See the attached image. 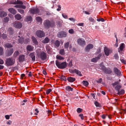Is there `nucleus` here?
<instances>
[{"mask_svg":"<svg viewBox=\"0 0 126 126\" xmlns=\"http://www.w3.org/2000/svg\"><path fill=\"white\" fill-rule=\"evenodd\" d=\"M45 28L48 29L50 27H53L55 25V23L53 21H50L48 20H45L44 23Z\"/></svg>","mask_w":126,"mask_h":126,"instance_id":"1","label":"nucleus"},{"mask_svg":"<svg viewBox=\"0 0 126 126\" xmlns=\"http://www.w3.org/2000/svg\"><path fill=\"white\" fill-rule=\"evenodd\" d=\"M15 62V59L12 57H10L6 59L5 64L7 67L11 66L14 64Z\"/></svg>","mask_w":126,"mask_h":126,"instance_id":"2","label":"nucleus"},{"mask_svg":"<svg viewBox=\"0 0 126 126\" xmlns=\"http://www.w3.org/2000/svg\"><path fill=\"white\" fill-rule=\"evenodd\" d=\"M56 64L57 66L60 69H64L67 66V63L66 62H63L61 63L57 60L56 61Z\"/></svg>","mask_w":126,"mask_h":126,"instance_id":"3","label":"nucleus"},{"mask_svg":"<svg viewBox=\"0 0 126 126\" xmlns=\"http://www.w3.org/2000/svg\"><path fill=\"white\" fill-rule=\"evenodd\" d=\"M112 85L113 87L116 85V86L115 87V89L117 92L119 91V90L121 87V86L119 84V82L118 81H115L114 83H112Z\"/></svg>","mask_w":126,"mask_h":126,"instance_id":"4","label":"nucleus"},{"mask_svg":"<svg viewBox=\"0 0 126 126\" xmlns=\"http://www.w3.org/2000/svg\"><path fill=\"white\" fill-rule=\"evenodd\" d=\"M36 35L38 37L41 38L45 36V33L43 31L40 30H38L36 31L35 32Z\"/></svg>","mask_w":126,"mask_h":126,"instance_id":"5","label":"nucleus"},{"mask_svg":"<svg viewBox=\"0 0 126 126\" xmlns=\"http://www.w3.org/2000/svg\"><path fill=\"white\" fill-rule=\"evenodd\" d=\"M67 35L66 32L64 31L60 32L57 34L58 36L60 38L65 37L67 36Z\"/></svg>","mask_w":126,"mask_h":126,"instance_id":"6","label":"nucleus"},{"mask_svg":"<svg viewBox=\"0 0 126 126\" xmlns=\"http://www.w3.org/2000/svg\"><path fill=\"white\" fill-rule=\"evenodd\" d=\"M78 44L82 46H84L85 45V41L82 38H79L77 40Z\"/></svg>","mask_w":126,"mask_h":126,"instance_id":"7","label":"nucleus"},{"mask_svg":"<svg viewBox=\"0 0 126 126\" xmlns=\"http://www.w3.org/2000/svg\"><path fill=\"white\" fill-rule=\"evenodd\" d=\"M30 12L32 14H38L40 12V10L37 8L35 9H32L30 10Z\"/></svg>","mask_w":126,"mask_h":126,"instance_id":"8","label":"nucleus"},{"mask_svg":"<svg viewBox=\"0 0 126 126\" xmlns=\"http://www.w3.org/2000/svg\"><path fill=\"white\" fill-rule=\"evenodd\" d=\"M13 26L16 28L19 29L22 27V24L21 22L17 21L14 23Z\"/></svg>","mask_w":126,"mask_h":126,"instance_id":"9","label":"nucleus"},{"mask_svg":"<svg viewBox=\"0 0 126 126\" xmlns=\"http://www.w3.org/2000/svg\"><path fill=\"white\" fill-rule=\"evenodd\" d=\"M40 58L42 60H44L46 59L47 55L43 51L39 55Z\"/></svg>","mask_w":126,"mask_h":126,"instance_id":"10","label":"nucleus"},{"mask_svg":"<svg viewBox=\"0 0 126 126\" xmlns=\"http://www.w3.org/2000/svg\"><path fill=\"white\" fill-rule=\"evenodd\" d=\"M94 47L93 45L92 44H89L85 48V51H86L89 52L90 50L92 49Z\"/></svg>","mask_w":126,"mask_h":126,"instance_id":"11","label":"nucleus"},{"mask_svg":"<svg viewBox=\"0 0 126 126\" xmlns=\"http://www.w3.org/2000/svg\"><path fill=\"white\" fill-rule=\"evenodd\" d=\"M113 71L117 75L120 76L121 75V72L117 68L114 67L113 68Z\"/></svg>","mask_w":126,"mask_h":126,"instance_id":"12","label":"nucleus"},{"mask_svg":"<svg viewBox=\"0 0 126 126\" xmlns=\"http://www.w3.org/2000/svg\"><path fill=\"white\" fill-rule=\"evenodd\" d=\"M26 40H27V41H26L25 40L24 41L23 38L21 37L18 39V42L21 44H22L23 43L25 44H27L28 43V41L29 40V39H27Z\"/></svg>","mask_w":126,"mask_h":126,"instance_id":"13","label":"nucleus"},{"mask_svg":"<svg viewBox=\"0 0 126 126\" xmlns=\"http://www.w3.org/2000/svg\"><path fill=\"white\" fill-rule=\"evenodd\" d=\"M30 57L31 58L32 60L34 62L35 60V56L34 52L31 53L29 55Z\"/></svg>","mask_w":126,"mask_h":126,"instance_id":"14","label":"nucleus"},{"mask_svg":"<svg viewBox=\"0 0 126 126\" xmlns=\"http://www.w3.org/2000/svg\"><path fill=\"white\" fill-rule=\"evenodd\" d=\"M25 56L24 55H20L19 57V61L20 63L23 62L25 60Z\"/></svg>","mask_w":126,"mask_h":126,"instance_id":"15","label":"nucleus"},{"mask_svg":"<svg viewBox=\"0 0 126 126\" xmlns=\"http://www.w3.org/2000/svg\"><path fill=\"white\" fill-rule=\"evenodd\" d=\"M72 72L73 73H75L78 75L81 76H82V74H81L80 71L76 69L71 70Z\"/></svg>","mask_w":126,"mask_h":126,"instance_id":"16","label":"nucleus"},{"mask_svg":"<svg viewBox=\"0 0 126 126\" xmlns=\"http://www.w3.org/2000/svg\"><path fill=\"white\" fill-rule=\"evenodd\" d=\"M125 47V45L124 44L122 43L120 45L119 47L118 48V51H123V49Z\"/></svg>","mask_w":126,"mask_h":126,"instance_id":"17","label":"nucleus"},{"mask_svg":"<svg viewBox=\"0 0 126 126\" xmlns=\"http://www.w3.org/2000/svg\"><path fill=\"white\" fill-rule=\"evenodd\" d=\"M34 47L31 45H29L26 47V49L27 51H32Z\"/></svg>","mask_w":126,"mask_h":126,"instance_id":"18","label":"nucleus"},{"mask_svg":"<svg viewBox=\"0 0 126 126\" xmlns=\"http://www.w3.org/2000/svg\"><path fill=\"white\" fill-rule=\"evenodd\" d=\"M14 52L13 49V48H11L8 51L7 53V55L8 56H10Z\"/></svg>","mask_w":126,"mask_h":126,"instance_id":"19","label":"nucleus"},{"mask_svg":"<svg viewBox=\"0 0 126 126\" xmlns=\"http://www.w3.org/2000/svg\"><path fill=\"white\" fill-rule=\"evenodd\" d=\"M32 39L33 43L35 45H37L38 44V42L36 38L34 36H32Z\"/></svg>","mask_w":126,"mask_h":126,"instance_id":"20","label":"nucleus"},{"mask_svg":"<svg viewBox=\"0 0 126 126\" xmlns=\"http://www.w3.org/2000/svg\"><path fill=\"white\" fill-rule=\"evenodd\" d=\"M99 66L100 69L103 71L106 68V67L103 65V63H100L99 64Z\"/></svg>","mask_w":126,"mask_h":126,"instance_id":"21","label":"nucleus"},{"mask_svg":"<svg viewBox=\"0 0 126 126\" xmlns=\"http://www.w3.org/2000/svg\"><path fill=\"white\" fill-rule=\"evenodd\" d=\"M8 10L10 13L14 15L16 14V10L13 8H10Z\"/></svg>","mask_w":126,"mask_h":126,"instance_id":"22","label":"nucleus"},{"mask_svg":"<svg viewBox=\"0 0 126 126\" xmlns=\"http://www.w3.org/2000/svg\"><path fill=\"white\" fill-rule=\"evenodd\" d=\"M104 72L107 74H110L112 72V71L110 68H106Z\"/></svg>","mask_w":126,"mask_h":126,"instance_id":"23","label":"nucleus"},{"mask_svg":"<svg viewBox=\"0 0 126 126\" xmlns=\"http://www.w3.org/2000/svg\"><path fill=\"white\" fill-rule=\"evenodd\" d=\"M67 80L70 82H72L74 81L76 79L75 78L69 77L67 78Z\"/></svg>","mask_w":126,"mask_h":126,"instance_id":"24","label":"nucleus"},{"mask_svg":"<svg viewBox=\"0 0 126 126\" xmlns=\"http://www.w3.org/2000/svg\"><path fill=\"white\" fill-rule=\"evenodd\" d=\"M109 49L107 47H105L104 48V51L105 55L108 56L109 55Z\"/></svg>","mask_w":126,"mask_h":126,"instance_id":"25","label":"nucleus"},{"mask_svg":"<svg viewBox=\"0 0 126 126\" xmlns=\"http://www.w3.org/2000/svg\"><path fill=\"white\" fill-rule=\"evenodd\" d=\"M49 39L47 37H46L44 40H42V42L44 44L48 43L49 41Z\"/></svg>","mask_w":126,"mask_h":126,"instance_id":"26","label":"nucleus"},{"mask_svg":"<svg viewBox=\"0 0 126 126\" xmlns=\"http://www.w3.org/2000/svg\"><path fill=\"white\" fill-rule=\"evenodd\" d=\"M15 17V18L18 20H19L22 18L21 15L19 14H17L16 15Z\"/></svg>","mask_w":126,"mask_h":126,"instance_id":"27","label":"nucleus"},{"mask_svg":"<svg viewBox=\"0 0 126 126\" xmlns=\"http://www.w3.org/2000/svg\"><path fill=\"white\" fill-rule=\"evenodd\" d=\"M7 15V14L4 11L0 12V17H3Z\"/></svg>","mask_w":126,"mask_h":126,"instance_id":"28","label":"nucleus"},{"mask_svg":"<svg viewBox=\"0 0 126 126\" xmlns=\"http://www.w3.org/2000/svg\"><path fill=\"white\" fill-rule=\"evenodd\" d=\"M8 32L10 34L12 35L13 34V33L14 30L12 28L10 27L8 28Z\"/></svg>","mask_w":126,"mask_h":126,"instance_id":"29","label":"nucleus"},{"mask_svg":"<svg viewBox=\"0 0 126 126\" xmlns=\"http://www.w3.org/2000/svg\"><path fill=\"white\" fill-rule=\"evenodd\" d=\"M125 90L123 89H121L120 91L119 90L118 91L117 94L119 95L123 94L125 93Z\"/></svg>","mask_w":126,"mask_h":126,"instance_id":"30","label":"nucleus"},{"mask_svg":"<svg viewBox=\"0 0 126 126\" xmlns=\"http://www.w3.org/2000/svg\"><path fill=\"white\" fill-rule=\"evenodd\" d=\"M59 53L60 54L62 55H64L65 54V52L64 49H60V50Z\"/></svg>","mask_w":126,"mask_h":126,"instance_id":"31","label":"nucleus"},{"mask_svg":"<svg viewBox=\"0 0 126 126\" xmlns=\"http://www.w3.org/2000/svg\"><path fill=\"white\" fill-rule=\"evenodd\" d=\"M66 89L67 91H73V88H71L70 86H68L66 87Z\"/></svg>","mask_w":126,"mask_h":126,"instance_id":"32","label":"nucleus"},{"mask_svg":"<svg viewBox=\"0 0 126 126\" xmlns=\"http://www.w3.org/2000/svg\"><path fill=\"white\" fill-rule=\"evenodd\" d=\"M70 44L69 42H68L65 43L64 44V47L66 49H68Z\"/></svg>","mask_w":126,"mask_h":126,"instance_id":"33","label":"nucleus"},{"mask_svg":"<svg viewBox=\"0 0 126 126\" xmlns=\"http://www.w3.org/2000/svg\"><path fill=\"white\" fill-rule=\"evenodd\" d=\"M5 47L8 48H11L13 47V45L11 44L8 43H6L5 45Z\"/></svg>","mask_w":126,"mask_h":126,"instance_id":"34","label":"nucleus"},{"mask_svg":"<svg viewBox=\"0 0 126 126\" xmlns=\"http://www.w3.org/2000/svg\"><path fill=\"white\" fill-rule=\"evenodd\" d=\"M82 83L84 85L86 86H88L89 85L88 82L86 81L83 80Z\"/></svg>","mask_w":126,"mask_h":126,"instance_id":"35","label":"nucleus"},{"mask_svg":"<svg viewBox=\"0 0 126 126\" xmlns=\"http://www.w3.org/2000/svg\"><path fill=\"white\" fill-rule=\"evenodd\" d=\"M55 44L56 46L58 47L60 45V42L59 40H57L55 42Z\"/></svg>","mask_w":126,"mask_h":126,"instance_id":"36","label":"nucleus"},{"mask_svg":"<svg viewBox=\"0 0 126 126\" xmlns=\"http://www.w3.org/2000/svg\"><path fill=\"white\" fill-rule=\"evenodd\" d=\"M3 53V48L2 47H0V56L2 55Z\"/></svg>","mask_w":126,"mask_h":126,"instance_id":"37","label":"nucleus"},{"mask_svg":"<svg viewBox=\"0 0 126 126\" xmlns=\"http://www.w3.org/2000/svg\"><path fill=\"white\" fill-rule=\"evenodd\" d=\"M36 20L39 22H41L42 21V18L39 16H38L36 17Z\"/></svg>","mask_w":126,"mask_h":126,"instance_id":"38","label":"nucleus"},{"mask_svg":"<svg viewBox=\"0 0 126 126\" xmlns=\"http://www.w3.org/2000/svg\"><path fill=\"white\" fill-rule=\"evenodd\" d=\"M59 78L61 79H63V80L66 81V79L65 78V77L62 75H61L60 77Z\"/></svg>","mask_w":126,"mask_h":126,"instance_id":"39","label":"nucleus"},{"mask_svg":"<svg viewBox=\"0 0 126 126\" xmlns=\"http://www.w3.org/2000/svg\"><path fill=\"white\" fill-rule=\"evenodd\" d=\"M89 20L91 22L93 23H94L95 22V20L91 17H90L88 18Z\"/></svg>","mask_w":126,"mask_h":126,"instance_id":"40","label":"nucleus"},{"mask_svg":"<svg viewBox=\"0 0 126 126\" xmlns=\"http://www.w3.org/2000/svg\"><path fill=\"white\" fill-rule=\"evenodd\" d=\"M16 4L22 5L23 4V3L22 1L19 0L16 1Z\"/></svg>","mask_w":126,"mask_h":126,"instance_id":"41","label":"nucleus"},{"mask_svg":"<svg viewBox=\"0 0 126 126\" xmlns=\"http://www.w3.org/2000/svg\"><path fill=\"white\" fill-rule=\"evenodd\" d=\"M32 17L31 16H29L27 17L26 20L27 21H31L32 20Z\"/></svg>","mask_w":126,"mask_h":126,"instance_id":"42","label":"nucleus"},{"mask_svg":"<svg viewBox=\"0 0 126 126\" xmlns=\"http://www.w3.org/2000/svg\"><path fill=\"white\" fill-rule=\"evenodd\" d=\"M123 57H121L120 60L124 64H126V61L124 60Z\"/></svg>","mask_w":126,"mask_h":126,"instance_id":"43","label":"nucleus"},{"mask_svg":"<svg viewBox=\"0 0 126 126\" xmlns=\"http://www.w3.org/2000/svg\"><path fill=\"white\" fill-rule=\"evenodd\" d=\"M57 59L60 60H63L64 58L60 56L57 55L56 57Z\"/></svg>","mask_w":126,"mask_h":126,"instance_id":"44","label":"nucleus"},{"mask_svg":"<svg viewBox=\"0 0 126 126\" xmlns=\"http://www.w3.org/2000/svg\"><path fill=\"white\" fill-rule=\"evenodd\" d=\"M98 59L96 57L94 58L91 60V61L94 62H96Z\"/></svg>","mask_w":126,"mask_h":126,"instance_id":"45","label":"nucleus"},{"mask_svg":"<svg viewBox=\"0 0 126 126\" xmlns=\"http://www.w3.org/2000/svg\"><path fill=\"white\" fill-rule=\"evenodd\" d=\"M82 110L83 109H81L80 108H78L77 110V112L79 113L81 112L82 111Z\"/></svg>","mask_w":126,"mask_h":126,"instance_id":"46","label":"nucleus"},{"mask_svg":"<svg viewBox=\"0 0 126 126\" xmlns=\"http://www.w3.org/2000/svg\"><path fill=\"white\" fill-rule=\"evenodd\" d=\"M114 58L116 60H118L119 59V56L118 54L117 53H115L114 54Z\"/></svg>","mask_w":126,"mask_h":126,"instance_id":"47","label":"nucleus"},{"mask_svg":"<svg viewBox=\"0 0 126 126\" xmlns=\"http://www.w3.org/2000/svg\"><path fill=\"white\" fill-rule=\"evenodd\" d=\"M1 37L2 38L4 39H6L7 38L6 34L4 33L2 34Z\"/></svg>","mask_w":126,"mask_h":126,"instance_id":"48","label":"nucleus"},{"mask_svg":"<svg viewBox=\"0 0 126 126\" xmlns=\"http://www.w3.org/2000/svg\"><path fill=\"white\" fill-rule=\"evenodd\" d=\"M16 0H12L10 1V4H16Z\"/></svg>","mask_w":126,"mask_h":126,"instance_id":"49","label":"nucleus"},{"mask_svg":"<svg viewBox=\"0 0 126 126\" xmlns=\"http://www.w3.org/2000/svg\"><path fill=\"white\" fill-rule=\"evenodd\" d=\"M94 104L96 107H100V105L99 103L96 101L95 102Z\"/></svg>","mask_w":126,"mask_h":126,"instance_id":"50","label":"nucleus"},{"mask_svg":"<svg viewBox=\"0 0 126 126\" xmlns=\"http://www.w3.org/2000/svg\"><path fill=\"white\" fill-rule=\"evenodd\" d=\"M18 11L21 14H23L24 13V11L20 9H18Z\"/></svg>","mask_w":126,"mask_h":126,"instance_id":"51","label":"nucleus"},{"mask_svg":"<svg viewBox=\"0 0 126 126\" xmlns=\"http://www.w3.org/2000/svg\"><path fill=\"white\" fill-rule=\"evenodd\" d=\"M118 51L120 53V55L121 56H122L121 57H122V56H124V52H123V51Z\"/></svg>","mask_w":126,"mask_h":126,"instance_id":"52","label":"nucleus"},{"mask_svg":"<svg viewBox=\"0 0 126 126\" xmlns=\"http://www.w3.org/2000/svg\"><path fill=\"white\" fill-rule=\"evenodd\" d=\"M97 21L98 22H100V21L104 22V21L105 20L103 18H100L97 19Z\"/></svg>","mask_w":126,"mask_h":126,"instance_id":"53","label":"nucleus"},{"mask_svg":"<svg viewBox=\"0 0 126 126\" xmlns=\"http://www.w3.org/2000/svg\"><path fill=\"white\" fill-rule=\"evenodd\" d=\"M52 90L51 89H49L47 90L46 91V94H48Z\"/></svg>","mask_w":126,"mask_h":126,"instance_id":"54","label":"nucleus"},{"mask_svg":"<svg viewBox=\"0 0 126 126\" xmlns=\"http://www.w3.org/2000/svg\"><path fill=\"white\" fill-rule=\"evenodd\" d=\"M36 52L37 55H38L39 53L41 52V50L40 49H39L36 50Z\"/></svg>","mask_w":126,"mask_h":126,"instance_id":"55","label":"nucleus"},{"mask_svg":"<svg viewBox=\"0 0 126 126\" xmlns=\"http://www.w3.org/2000/svg\"><path fill=\"white\" fill-rule=\"evenodd\" d=\"M68 32L69 33L72 34L74 33V30L72 29H71L69 30Z\"/></svg>","mask_w":126,"mask_h":126,"instance_id":"56","label":"nucleus"},{"mask_svg":"<svg viewBox=\"0 0 126 126\" xmlns=\"http://www.w3.org/2000/svg\"><path fill=\"white\" fill-rule=\"evenodd\" d=\"M79 116L80 117L81 119L82 120L84 119V116L83 114H80L79 115Z\"/></svg>","mask_w":126,"mask_h":126,"instance_id":"57","label":"nucleus"},{"mask_svg":"<svg viewBox=\"0 0 126 126\" xmlns=\"http://www.w3.org/2000/svg\"><path fill=\"white\" fill-rule=\"evenodd\" d=\"M9 18L7 17H5L4 18V21L5 22H7L9 20Z\"/></svg>","mask_w":126,"mask_h":126,"instance_id":"58","label":"nucleus"},{"mask_svg":"<svg viewBox=\"0 0 126 126\" xmlns=\"http://www.w3.org/2000/svg\"><path fill=\"white\" fill-rule=\"evenodd\" d=\"M26 8V6L24 5H20V8L25 9Z\"/></svg>","mask_w":126,"mask_h":126,"instance_id":"59","label":"nucleus"},{"mask_svg":"<svg viewBox=\"0 0 126 126\" xmlns=\"http://www.w3.org/2000/svg\"><path fill=\"white\" fill-rule=\"evenodd\" d=\"M68 65V66H69L70 67H71L72 66V60H71L70 61Z\"/></svg>","mask_w":126,"mask_h":126,"instance_id":"60","label":"nucleus"},{"mask_svg":"<svg viewBox=\"0 0 126 126\" xmlns=\"http://www.w3.org/2000/svg\"><path fill=\"white\" fill-rule=\"evenodd\" d=\"M69 19L73 22H74L76 20L74 18L72 17L69 18Z\"/></svg>","mask_w":126,"mask_h":126,"instance_id":"61","label":"nucleus"},{"mask_svg":"<svg viewBox=\"0 0 126 126\" xmlns=\"http://www.w3.org/2000/svg\"><path fill=\"white\" fill-rule=\"evenodd\" d=\"M58 8L57 9V10L58 11H59L61 10V5H58Z\"/></svg>","mask_w":126,"mask_h":126,"instance_id":"62","label":"nucleus"},{"mask_svg":"<svg viewBox=\"0 0 126 126\" xmlns=\"http://www.w3.org/2000/svg\"><path fill=\"white\" fill-rule=\"evenodd\" d=\"M102 55V54L101 53H100L99 54L97 57H96L99 60L100 59V57H101Z\"/></svg>","mask_w":126,"mask_h":126,"instance_id":"63","label":"nucleus"},{"mask_svg":"<svg viewBox=\"0 0 126 126\" xmlns=\"http://www.w3.org/2000/svg\"><path fill=\"white\" fill-rule=\"evenodd\" d=\"M4 62L2 59L0 58V64H4Z\"/></svg>","mask_w":126,"mask_h":126,"instance_id":"64","label":"nucleus"}]
</instances>
